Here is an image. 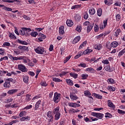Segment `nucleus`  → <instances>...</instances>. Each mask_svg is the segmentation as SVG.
<instances>
[{
	"instance_id": "39",
	"label": "nucleus",
	"mask_w": 125,
	"mask_h": 125,
	"mask_svg": "<svg viewBox=\"0 0 125 125\" xmlns=\"http://www.w3.org/2000/svg\"><path fill=\"white\" fill-rule=\"evenodd\" d=\"M2 9H4V10H6L7 11H12V9L11 8L6 7L5 5H4Z\"/></svg>"
},
{
	"instance_id": "52",
	"label": "nucleus",
	"mask_w": 125,
	"mask_h": 125,
	"mask_svg": "<svg viewBox=\"0 0 125 125\" xmlns=\"http://www.w3.org/2000/svg\"><path fill=\"white\" fill-rule=\"evenodd\" d=\"M84 94L85 96H88L89 95H91V93H90V92H89V91H85L84 92Z\"/></svg>"
},
{
	"instance_id": "55",
	"label": "nucleus",
	"mask_w": 125,
	"mask_h": 125,
	"mask_svg": "<svg viewBox=\"0 0 125 125\" xmlns=\"http://www.w3.org/2000/svg\"><path fill=\"white\" fill-rule=\"evenodd\" d=\"M112 114L110 113H109L108 112L105 113V118H112Z\"/></svg>"
},
{
	"instance_id": "15",
	"label": "nucleus",
	"mask_w": 125,
	"mask_h": 125,
	"mask_svg": "<svg viewBox=\"0 0 125 125\" xmlns=\"http://www.w3.org/2000/svg\"><path fill=\"white\" fill-rule=\"evenodd\" d=\"M66 24L68 27H72L74 25V22L71 20H67L66 21Z\"/></svg>"
},
{
	"instance_id": "23",
	"label": "nucleus",
	"mask_w": 125,
	"mask_h": 125,
	"mask_svg": "<svg viewBox=\"0 0 125 125\" xmlns=\"http://www.w3.org/2000/svg\"><path fill=\"white\" fill-rule=\"evenodd\" d=\"M86 72H88L89 73H94L95 70L92 67H88L85 69Z\"/></svg>"
},
{
	"instance_id": "4",
	"label": "nucleus",
	"mask_w": 125,
	"mask_h": 125,
	"mask_svg": "<svg viewBox=\"0 0 125 125\" xmlns=\"http://www.w3.org/2000/svg\"><path fill=\"white\" fill-rule=\"evenodd\" d=\"M61 97V94L60 93H58L56 92L54 93L53 101L55 103H58L60 101Z\"/></svg>"
},
{
	"instance_id": "2",
	"label": "nucleus",
	"mask_w": 125,
	"mask_h": 125,
	"mask_svg": "<svg viewBox=\"0 0 125 125\" xmlns=\"http://www.w3.org/2000/svg\"><path fill=\"white\" fill-rule=\"evenodd\" d=\"M34 51L37 54H43L45 52V48L42 46H39L34 48Z\"/></svg>"
},
{
	"instance_id": "22",
	"label": "nucleus",
	"mask_w": 125,
	"mask_h": 125,
	"mask_svg": "<svg viewBox=\"0 0 125 125\" xmlns=\"http://www.w3.org/2000/svg\"><path fill=\"white\" fill-rule=\"evenodd\" d=\"M92 28H93V24L91 23L88 25L87 27V33H90V31L92 30Z\"/></svg>"
},
{
	"instance_id": "56",
	"label": "nucleus",
	"mask_w": 125,
	"mask_h": 125,
	"mask_svg": "<svg viewBox=\"0 0 125 125\" xmlns=\"http://www.w3.org/2000/svg\"><path fill=\"white\" fill-rule=\"evenodd\" d=\"M25 100L26 101H30V100H31V95H26Z\"/></svg>"
},
{
	"instance_id": "19",
	"label": "nucleus",
	"mask_w": 125,
	"mask_h": 125,
	"mask_svg": "<svg viewBox=\"0 0 125 125\" xmlns=\"http://www.w3.org/2000/svg\"><path fill=\"white\" fill-rule=\"evenodd\" d=\"M80 40H81V37L77 36L74 39L72 42H73V43H74L75 44L77 43V42H80Z\"/></svg>"
},
{
	"instance_id": "47",
	"label": "nucleus",
	"mask_w": 125,
	"mask_h": 125,
	"mask_svg": "<svg viewBox=\"0 0 125 125\" xmlns=\"http://www.w3.org/2000/svg\"><path fill=\"white\" fill-rule=\"evenodd\" d=\"M76 30L77 31V32L80 33V32H82V26L78 25L76 28Z\"/></svg>"
},
{
	"instance_id": "58",
	"label": "nucleus",
	"mask_w": 125,
	"mask_h": 125,
	"mask_svg": "<svg viewBox=\"0 0 125 125\" xmlns=\"http://www.w3.org/2000/svg\"><path fill=\"white\" fill-rule=\"evenodd\" d=\"M3 60H8V57L7 56H5L3 58H1L0 59V62H1V61H3Z\"/></svg>"
},
{
	"instance_id": "17",
	"label": "nucleus",
	"mask_w": 125,
	"mask_h": 125,
	"mask_svg": "<svg viewBox=\"0 0 125 125\" xmlns=\"http://www.w3.org/2000/svg\"><path fill=\"white\" fill-rule=\"evenodd\" d=\"M20 121L21 122H27V121H30V116H24L21 118Z\"/></svg>"
},
{
	"instance_id": "27",
	"label": "nucleus",
	"mask_w": 125,
	"mask_h": 125,
	"mask_svg": "<svg viewBox=\"0 0 125 125\" xmlns=\"http://www.w3.org/2000/svg\"><path fill=\"white\" fill-rule=\"evenodd\" d=\"M92 51V49L88 48L83 52V54H84V55H86V54H89V53H91Z\"/></svg>"
},
{
	"instance_id": "50",
	"label": "nucleus",
	"mask_w": 125,
	"mask_h": 125,
	"mask_svg": "<svg viewBox=\"0 0 125 125\" xmlns=\"http://www.w3.org/2000/svg\"><path fill=\"white\" fill-rule=\"evenodd\" d=\"M94 30L95 32H98V30H99V26H98L97 24H95Z\"/></svg>"
},
{
	"instance_id": "18",
	"label": "nucleus",
	"mask_w": 125,
	"mask_h": 125,
	"mask_svg": "<svg viewBox=\"0 0 125 125\" xmlns=\"http://www.w3.org/2000/svg\"><path fill=\"white\" fill-rule=\"evenodd\" d=\"M17 91H18L17 89H13L9 90L7 92V94H10V95H11L14 93H16V92H17Z\"/></svg>"
},
{
	"instance_id": "26",
	"label": "nucleus",
	"mask_w": 125,
	"mask_h": 125,
	"mask_svg": "<svg viewBox=\"0 0 125 125\" xmlns=\"http://www.w3.org/2000/svg\"><path fill=\"white\" fill-rule=\"evenodd\" d=\"M92 96H94L95 98H97L98 99H102V96H101V95L97 94L95 93H93L92 94Z\"/></svg>"
},
{
	"instance_id": "7",
	"label": "nucleus",
	"mask_w": 125,
	"mask_h": 125,
	"mask_svg": "<svg viewBox=\"0 0 125 125\" xmlns=\"http://www.w3.org/2000/svg\"><path fill=\"white\" fill-rule=\"evenodd\" d=\"M18 68L20 70V71H21V72H22V73H25V72H28V68L25 66V65H23L22 64H20L18 65Z\"/></svg>"
},
{
	"instance_id": "46",
	"label": "nucleus",
	"mask_w": 125,
	"mask_h": 125,
	"mask_svg": "<svg viewBox=\"0 0 125 125\" xmlns=\"http://www.w3.org/2000/svg\"><path fill=\"white\" fill-rule=\"evenodd\" d=\"M67 74H68V71H62L60 74V77H62L63 76H65V75H67Z\"/></svg>"
},
{
	"instance_id": "49",
	"label": "nucleus",
	"mask_w": 125,
	"mask_h": 125,
	"mask_svg": "<svg viewBox=\"0 0 125 125\" xmlns=\"http://www.w3.org/2000/svg\"><path fill=\"white\" fill-rule=\"evenodd\" d=\"M79 67H82V68H86V64L84 63H81L78 64Z\"/></svg>"
},
{
	"instance_id": "33",
	"label": "nucleus",
	"mask_w": 125,
	"mask_h": 125,
	"mask_svg": "<svg viewBox=\"0 0 125 125\" xmlns=\"http://www.w3.org/2000/svg\"><path fill=\"white\" fill-rule=\"evenodd\" d=\"M82 77V80H86L87 78H88V74L85 73V74H83L81 75Z\"/></svg>"
},
{
	"instance_id": "13",
	"label": "nucleus",
	"mask_w": 125,
	"mask_h": 125,
	"mask_svg": "<svg viewBox=\"0 0 125 125\" xmlns=\"http://www.w3.org/2000/svg\"><path fill=\"white\" fill-rule=\"evenodd\" d=\"M22 79L25 83H29V76L27 75H23Z\"/></svg>"
},
{
	"instance_id": "43",
	"label": "nucleus",
	"mask_w": 125,
	"mask_h": 125,
	"mask_svg": "<svg viewBox=\"0 0 125 125\" xmlns=\"http://www.w3.org/2000/svg\"><path fill=\"white\" fill-rule=\"evenodd\" d=\"M70 76L72 77L74 79H77V78H78V74L77 73H70Z\"/></svg>"
},
{
	"instance_id": "57",
	"label": "nucleus",
	"mask_w": 125,
	"mask_h": 125,
	"mask_svg": "<svg viewBox=\"0 0 125 125\" xmlns=\"http://www.w3.org/2000/svg\"><path fill=\"white\" fill-rule=\"evenodd\" d=\"M3 46H10V43L9 42H5L3 43Z\"/></svg>"
},
{
	"instance_id": "31",
	"label": "nucleus",
	"mask_w": 125,
	"mask_h": 125,
	"mask_svg": "<svg viewBox=\"0 0 125 125\" xmlns=\"http://www.w3.org/2000/svg\"><path fill=\"white\" fill-rule=\"evenodd\" d=\"M118 42H113L111 43L110 45H111V47L115 48V47H117V46H118Z\"/></svg>"
},
{
	"instance_id": "30",
	"label": "nucleus",
	"mask_w": 125,
	"mask_h": 125,
	"mask_svg": "<svg viewBox=\"0 0 125 125\" xmlns=\"http://www.w3.org/2000/svg\"><path fill=\"white\" fill-rule=\"evenodd\" d=\"M66 82L69 85H74V83L71 79H66Z\"/></svg>"
},
{
	"instance_id": "48",
	"label": "nucleus",
	"mask_w": 125,
	"mask_h": 125,
	"mask_svg": "<svg viewBox=\"0 0 125 125\" xmlns=\"http://www.w3.org/2000/svg\"><path fill=\"white\" fill-rule=\"evenodd\" d=\"M47 116L48 117V118H53V116L52 115V113L51 112V111H48L47 113Z\"/></svg>"
},
{
	"instance_id": "59",
	"label": "nucleus",
	"mask_w": 125,
	"mask_h": 125,
	"mask_svg": "<svg viewBox=\"0 0 125 125\" xmlns=\"http://www.w3.org/2000/svg\"><path fill=\"white\" fill-rule=\"evenodd\" d=\"M102 63H103V64H104L105 65H108V64L109 63V61H108V60H103L102 62Z\"/></svg>"
},
{
	"instance_id": "14",
	"label": "nucleus",
	"mask_w": 125,
	"mask_h": 125,
	"mask_svg": "<svg viewBox=\"0 0 125 125\" xmlns=\"http://www.w3.org/2000/svg\"><path fill=\"white\" fill-rule=\"evenodd\" d=\"M107 104L108 107H110V108H113V109H115L116 108V106L113 104V103L111 100H108L107 101Z\"/></svg>"
},
{
	"instance_id": "45",
	"label": "nucleus",
	"mask_w": 125,
	"mask_h": 125,
	"mask_svg": "<svg viewBox=\"0 0 125 125\" xmlns=\"http://www.w3.org/2000/svg\"><path fill=\"white\" fill-rule=\"evenodd\" d=\"M108 89L110 91H115V90H116V88H115V87H114L113 86H109L108 87Z\"/></svg>"
},
{
	"instance_id": "63",
	"label": "nucleus",
	"mask_w": 125,
	"mask_h": 125,
	"mask_svg": "<svg viewBox=\"0 0 125 125\" xmlns=\"http://www.w3.org/2000/svg\"><path fill=\"white\" fill-rule=\"evenodd\" d=\"M95 60H96V57L92 58L91 59H87V61H89V62H91L92 61H94H94H95Z\"/></svg>"
},
{
	"instance_id": "64",
	"label": "nucleus",
	"mask_w": 125,
	"mask_h": 125,
	"mask_svg": "<svg viewBox=\"0 0 125 125\" xmlns=\"http://www.w3.org/2000/svg\"><path fill=\"white\" fill-rule=\"evenodd\" d=\"M71 58V56H69L67 57L66 58V59H65L64 60V63H67V62H68V61H69V60H70V59Z\"/></svg>"
},
{
	"instance_id": "28",
	"label": "nucleus",
	"mask_w": 125,
	"mask_h": 125,
	"mask_svg": "<svg viewBox=\"0 0 125 125\" xmlns=\"http://www.w3.org/2000/svg\"><path fill=\"white\" fill-rule=\"evenodd\" d=\"M18 42L21 44H23L24 45H27V44H28V42H27L25 41H21L19 39L18 40Z\"/></svg>"
},
{
	"instance_id": "11",
	"label": "nucleus",
	"mask_w": 125,
	"mask_h": 125,
	"mask_svg": "<svg viewBox=\"0 0 125 125\" xmlns=\"http://www.w3.org/2000/svg\"><path fill=\"white\" fill-rule=\"evenodd\" d=\"M39 37H40L38 38V42H43V40L46 38V36L42 33L39 34Z\"/></svg>"
},
{
	"instance_id": "35",
	"label": "nucleus",
	"mask_w": 125,
	"mask_h": 125,
	"mask_svg": "<svg viewBox=\"0 0 125 125\" xmlns=\"http://www.w3.org/2000/svg\"><path fill=\"white\" fill-rule=\"evenodd\" d=\"M87 42L86 41H84V42H83L82 44L80 46L79 49H82V48H83V47L84 46H85V45H86V43H87Z\"/></svg>"
},
{
	"instance_id": "44",
	"label": "nucleus",
	"mask_w": 125,
	"mask_h": 125,
	"mask_svg": "<svg viewBox=\"0 0 125 125\" xmlns=\"http://www.w3.org/2000/svg\"><path fill=\"white\" fill-rule=\"evenodd\" d=\"M82 6V5H75L71 7V9H76V8H80Z\"/></svg>"
},
{
	"instance_id": "24",
	"label": "nucleus",
	"mask_w": 125,
	"mask_h": 125,
	"mask_svg": "<svg viewBox=\"0 0 125 125\" xmlns=\"http://www.w3.org/2000/svg\"><path fill=\"white\" fill-rule=\"evenodd\" d=\"M26 115L27 112L26 111H22L19 113V116L20 118H22V117H25Z\"/></svg>"
},
{
	"instance_id": "34",
	"label": "nucleus",
	"mask_w": 125,
	"mask_h": 125,
	"mask_svg": "<svg viewBox=\"0 0 125 125\" xmlns=\"http://www.w3.org/2000/svg\"><path fill=\"white\" fill-rule=\"evenodd\" d=\"M9 37L11 39V40H16L17 38L15 36V35H14V34L10 33L9 35Z\"/></svg>"
},
{
	"instance_id": "21",
	"label": "nucleus",
	"mask_w": 125,
	"mask_h": 125,
	"mask_svg": "<svg viewBox=\"0 0 125 125\" xmlns=\"http://www.w3.org/2000/svg\"><path fill=\"white\" fill-rule=\"evenodd\" d=\"M104 3L106 5L110 6L113 4V0H104Z\"/></svg>"
},
{
	"instance_id": "1",
	"label": "nucleus",
	"mask_w": 125,
	"mask_h": 125,
	"mask_svg": "<svg viewBox=\"0 0 125 125\" xmlns=\"http://www.w3.org/2000/svg\"><path fill=\"white\" fill-rule=\"evenodd\" d=\"M60 109V107L58 106L53 110V113L55 115V120H56V121H58V120L60 119V117H61V114L59 112Z\"/></svg>"
},
{
	"instance_id": "20",
	"label": "nucleus",
	"mask_w": 125,
	"mask_h": 125,
	"mask_svg": "<svg viewBox=\"0 0 125 125\" xmlns=\"http://www.w3.org/2000/svg\"><path fill=\"white\" fill-rule=\"evenodd\" d=\"M94 48L97 50H101L102 49V45H101V44H96L94 45Z\"/></svg>"
},
{
	"instance_id": "62",
	"label": "nucleus",
	"mask_w": 125,
	"mask_h": 125,
	"mask_svg": "<svg viewBox=\"0 0 125 125\" xmlns=\"http://www.w3.org/2000/svg\"><path fill=\"white\" fill-rule=\"evenodd\" d=\"M14 53L16 54V55H19L20 54V51L19 50L15 49L14 50Z\"/></svg>"
},
{
	"instance_id": "3",
	"label": "nucleus",
	"mask_w": 125,
	"mask_h": 125,
	"mask_svg": "<svg viewBox=\"0 0 125 125\" xmlns=\"http://www.w3.org/2000/svg\"><path fill=\"white\" fill-rule=\"evenodd\" d=\"M31 31L32 29L30 28L22 27L21 29L20 30L19 32L21 36H24L25 34L29 32H31Z\"/></svg>"
},
{
	"instance_id": "9",
	"label": "nucleus",
	"mask_w": 125,
	"mask_h": 125,
	"mask_svg": "<svg viewBox=\"0 0 125 125\" xmlns=\"http://www.w3.org/2000/svg\"><path fill=\"white\" fill-rule=\"evenodd\" d=\"M68 106L72 108H77V107H80L81 104L75 103H68Z\"/></svg>"
},
{
	"instance_id": "61",
	"label": "nucleus",
	"mask_w": 125,
	"mask_h": 125,
	"mask_svg": "<svg viewBox=\"0 0 125 125\" xmlns=\"http://www.w3.org/2000/svg\"><path fill=\"white\" fill-rule=\"evenodd\" d=\"M118 113L122 115H125V111L121 109H118Z\"/></svg>"
},
{
	"instance_id": "60",
	"label": "nucleus",
	"mask_w": 125,
	"mask_h": 125,
	"mask_svg": "<svg viewBox=\"0 0 125 125\" xmlns=\"http://www.w3.org/2000/svg\"><path fill=\"white\" fill-rule=\"evenodd\" d=\"M22 17H23V18H24V19H25V20H31V18L26 15H23Z\"/></svg>"
},
{
	"instance_id": "8",
	"label": "nucleus",
	"mask_w": 125,
	"mask_h": 125,
	"mask_svg": "<svg viewBox=\"0 0 125 125\" xmlns=\"http://www.w3.org/2000/svg\"><path fill=\"white\" fill-rule=\"evenodd\" d=\"M69 96L72 101H76L79 100V97L77 96L74 93H70Z\"/></svg>"
},
{
	"instance_id": "12",
	"label": "nucleus",
	"mask_w": 125,
	"mask_h": 125,
	"mask_svg": "<svg viewBox=\"0 0 125 125\" xmlns=\"http://www.w3.org/2000/svg\"><path fill=\"white\" fill-rule=\"evenodd\" d=\"M104 69L107 72H113V71L115 70V68L114 67H110V65H106L104 67Z\"/></svg>"
},
{
	"instance_id": "5",
	"label": "nucleus",
	"mask_w": 125,
	"mask_h": 125,
	"mask_svg": "<svg viewBox=\"0 0 125 125\" xmlns=\"http://www.w3.org/2000/svg\"><path fill=\"white\" fill-rule=\"evenodd\" d=\"M91 115L93 117H96V118H98L100 120H102L104 117V114L101 113L92 112Z\"/></svg>"
},
{
	"instance_id": "25",
	"label": "nucleus",
	"mask_w": 125,
	"mask_h": 125,
	"mask_svg": "<svg viewBox=\"0 0 125 125\" xmlns=\"http://www.w3.org/2000/svg\"><path fill=\"white\" fill-rule=\"evenodd\" d=\"M89 14L90 15H94V14H95V9L93 8H90L89 10Z\"/></svg>"
},
{
	"instance_id": "29",
	"label": "nucleus",
	"mask_w": 125,
	"mask_h": 125,
	"mask_svg": "<svg viewBox=\"0 0 125 125\" xmlns=\"http://www.w3.org/2000/svg\"><path fill=\"white\" fill-rule=\"evenodd\" d=\"M59 32L60 35H63V34L65 33L64 31V27L63 26L60 27Z\"/></svg>"
},
{
	"instance_id": "38",
	"label": "nucleus",
	"mask_w": 125,
	"mask_h": 125,
	"mask_svg": "<svg viewBox=\"0 0 125 125\" xmlns=\"http://www.w3.org/2000/svg\"><path fill=\"white\" fill-rule=\"evenodd\" d=\"M97 15L100 17L102 15V9L99 8L97 10Z\"/></svg>"
},
{
	"instance_id": "53",
	"label": "nucleus",
	"mask_w": 125,
	"mask_h": 125,
	"mask_svg": "<svg viewBox=\"0 0 125 125\" xmlns=\"http://www.w3.org/2000/svg\"><path fill=\"white\" fill-rule=\"evenodd\" d=\"M5 100L6 103H10V102H12V101H13V99L11 98L6 99Z\"/></svg>"
},
{
	"instance_id": "42",
	"label": "nucleus",
	"mask_w": 125,
	"mask_h": 125,
	"mask_svg": "<svg viewBox=\"0 0 125 125\" xmlns=\"http://www.w3.org/2000/svg\"><path fill=\"white\" fill-rule=\"evenodd\" d=\"M38 35V34L37 32H31L30 33V36H31V37H33V38H36V37H37Z\"/></svg>"
},
{
	"instance_id": "10",
	"label": "nucleus",
	"mask_w": 125,
	"mask_h": 125,
	"mask_svg": "<svg viewBox=\"0 0 125 125\" xmlns=\"http://www.w3.org/2000/svg\"><path fill=\"white\" fill-rule=\"evenodd\" d=\"M18 48L22 51H29V48L25 46L20 45L18 46Z\"/></svg>"
},
{
	"instance_id": "37",
	"label": "nucleus",
	"mask_w": 125,
	"mask_h": 125,
	"mask_svg": "<svg viewBox=\"0 0 125 125\" xmlns=\"http://www.w3.org/2000/svg\"><path fill=\"white\" fill-rule=\"evenodd\" d=\"M53 82L55 83H60V82H62V80H60L59 78L53 77Z\"/></svg>"
},
{
	"instance_id": "36",
	"label": "nucleus",
	"mask_w": 125,
	"mask_h": 125,
	"mask_svg": "<svg viewBox=\"0 0 125 125\" xmlns=\"http://www.w3.org/2000/svg\"><path fill=\"white\" fill-rule=\"evenodd\" d=\"M107 82L108 83H112L113 84H114V83H116V81H115L114 79L111 78L108 79Z\"/></svg>"
},
{
	"instance_id": "16",
	"label": "nucleus",
	"mask_w": 125,
	"mask_h": 125,
	"mask_svg": "<svg viewBox=\"0 0 125 125\" xmlns=\"http://www.w3.org/2000/svg\"><path fill=\"white\" fill-rule=\"evenodd\" d=\"M41 103H42V101L39 100L37 102H36L35 105V107L34 109L35 110H38L39 108H40V105H41Z\"/></svg>"
},
{
	"instance_id": "51",
	"label": "nucleus",
	"mask_w": 125,
	"mask_h": 125,
	"mask_svg": "<svg viewBox=\"0 0 125 125\" xmlns=\"http://www.w3.org/2000/svg\"><path fill=\"white\" fill-rule=\"evenodd\" d=\"M32 108H33V105H27L23 108V110H29L30 109H32Z\"/></svg>"
},
{
	"instance_id": "41",
	"label": "nucleus",
	"mask_w": 125,
	"mask_h": 125,
	"mask_svg": "<svg viewBox=\"0 0 125 125\" xmlns=\"http://www.w3.org/2000/svg\"><path fill=\"white\" fill-rule=\"evenodd\" d=\"M125 49L121 50L118 54L119 57H121L123 54H125Z\"/></svg>"
},
{
	"instance_id": "54",
	"label": "nucleus",
	"mask_w": 125,
	"mask_h": 125,
	"mask_svg": "<svg viewBox=\"0 0 125 125\" xmlns=\"http://www.w3.org/2000/svg\"><path fill=\"white\" fill-rule=\"evenodd\" d=\"M5 53V50L3 48H0V55H3Z\"/></svg>"
},
{
	"instance_id": "32",
	"label": "nucleus",
	"mask_w": 125,
	"mask_h": 125,
	"mask_svg": "<svg viewBox=\"0 0 125 125\" xmlns=\"http://www.w3.org/2000/svg\"><path fill=\"white\" fill-rule=\"evenodd\" d=\"M4 87H6V88L10 87V82H6L4 83Z\"/></svg>"
},
{
	"instance_id": "40",
	"label": "nucleus",
	"mask_w": 125,
	"mask_h": 125,
	"mask_svg": "<svg viewBox=\"0 0 125 125\" xmlns=\"http://www.w3.org/2000/svg\"><path fill=\"white\" fill-rule=\"evenodd\" d=\"M120 33H121V29H117L116 31L115 32V33L114 34L115 37H118V36L120 35Z\"/></svg>"
},
{
	"instance_id": "6",
	"label": "nucleus",
	"mask_w": 125,
	"mask_h": 125,
	"mask_svg": "<svg viewBox=\"0 0 125 125\" xmlns=\"http://www.w3.org/2000/svg\"><path fill=\"white\" fill-rule=\"evenodd\" d=\"M108 22V19H106L103 21V23H101L99 25V28L100 30H104L107 26V24Z\"/></svg>"
}]
</instances>
